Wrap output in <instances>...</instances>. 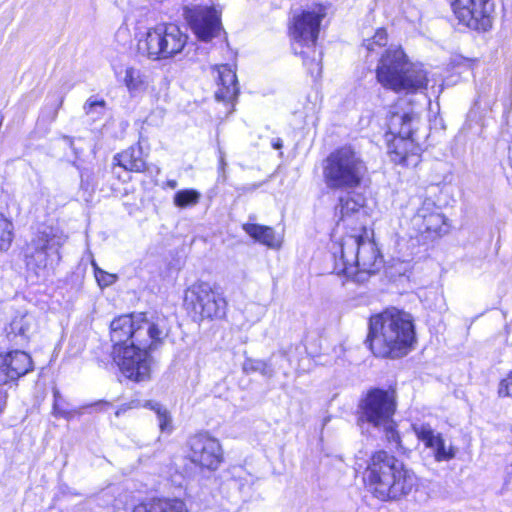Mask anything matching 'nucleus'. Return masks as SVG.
<instances>
[{"mask_svg":"<svg viewBox=\"0 0 512 512\" xmlns=\"http://www.w3.org/2000/svg\"><path fill=\"white\" fill-rule=\"evenodd\" d=\"M367 171L359 152L351 146L331 152L323 164L326 186L332 190H350L358 187Z\"/></svg>","mask_w":512,"mask_h":512,"instance_id":"obj_6","label":"nucleus"},{"mask_svg":"<svg viewBox=\"0 0 512 512\" xmlns=\"http://www.w3.org/2000/svg\"><path fill=\"white\" fill-rule=\"evenodd\" d=\"M286 358L285 352L273 353L268 360L248 358L243 363V370L246 373L258 372L266 378H272L276 372L274 360Z\"/></svg>","mask_w":512,"mask_h":512,"instance_id":"obj_24","label":"nucleus"},{"mask_svg":"<svg viewBox=\"0 0 512 512\" xmlns=\"http://www.w3.org/2000/svg\"><path fill=\"white\" fill-rule=\"evenodd\" d=\"M225 154L223 151L219 150V173L221 174L223 180H225V168H226Z\"/></svg>","mask_w":512,"mask_h":512,"instance_id":"obj_37","label":"nucleus"},{"mask_svg":"<svg viewBox=\"0 0 512 512\" xmlns=\"http://www.w3.org/2000/svg\"><path fill=\"white\" fill-rule=\"evenodd\" d=\"M217 72L219 89L217 90L215 97L219 101L221 100L231 103L232 107H234V102L239 94L236 72L226 64L220 65L217 68Z\"/></svg>","mask_w":512,"mask_h":512,"instance_id":"obj_19","label":"nucleus"},{"mask_svg":"<svg viewBox=\"0 0 512 512\" xmlns=\"http://www.w3.org/2000/svg\"><path fill=\"white\" fill-rule=\"evenodd\" d=\"M416 116L411 113L394 112L388 120V151L391 160L404 166H417L420 161L421 148L413 139V124Z\"/></svg>","mask_w":512,"mask_h":512,"instance_id":"obj_8","label":"nucleus"},{"mask_svg":"<svg viewBox=\"0 0 512 512\" xmlns=\"http://www.w3.org/2000/svg\"><path fill=\"white\" fill-rule=\"evenodd\" d=\"M335 215L339 218L338 225L342 222L344 225L353 226L355 229L364 228L363 219L366 216V211L363 204L354 198H340Z\"/></svg>","mask_w":512,"mask_h":512,"instance_id":"obj_18","label":"nucleus"},{"mask_svg":"<svg viewBox=\"0 0 512 512\" xmlns=\"http://www.w3.org/2000/svg\"><path fill=\"white\" fill-rule=\"evenodd\" d=\"M361 417L373 427L389 425L396 411V396L393 390L375 388L370 390L361 405Z\"/></svg>","mask_w":512,"mask_h":512,"instance_id":"obj_12","label":"nucleus"},{"mask_svg":"<svg viewBox=\"0 0 512 512\" xmlns=\"http://www.w3.org/2000/svg\"><path fill=\"white\" fill-rule=\"evenodd\" d=\"M66 237L51 227L39 230L25 249V264L28 275L37 279L47 275L48 267L54 261L60 260L59 249L64 244Z\"/></svg>","mask_w":512,"mask_h":512,"instance_id":"obj_9","label":"nucleus"},{"mask_svg":"<svg viewBox=\"0 0 512 512\" xmlns=\"http://www.w3.org/2000/svg\"><path fill=\"white\" fill-rule=\"evenodd\" d=\"M136 54L152 61L174 58L185 48L188 35L177 25L158 24L136 37Z\"/></svg>","mask_w":512,"mask_h":512,"instance_id":"obj_7","label":"nucleus"},{"mask_svg":"<svg viewBox=\"0 0 512 512\" xmlns=\"http://www.w3.org/2000/svg\"><path fill=\"white\" fill-rule=\"evenodd\" d=\"M378 82L395 92L416 93L427 88V72L409 61L401 48H389L382 54L376 68Z\"/></svg>","mask_w":512,"mask_h":512,"instance_id":"obj_4","label":"nucleus"},{"mask_svg":"<svg viewBox=\"0 0 512 512\" xmlns=\"http://www.w3.org/2000/svg\"><path fill=\"white\" fill-rule=\"evenodd\" d=\"M114 163L126 171L143 172L146 162L140 145L131 146L114 156Z\"/></svg>","mask_w":512,"mask_h":512,"instance_id":"obj_22","label":"nucleus"},{"mask_svg":"<svg viewBox=\"0 0 512 512\" xmlns=\"http://www.w3.org/2000/svg\"><path fill=\"white\" fill-rule=\"evenodd\" d=\"M272 146H273V148H274V149H280V148H282V146H283V144H282V140H281V139H279V138H278V139H276V140H274V141H273V143H272Z\"/></svg>","mask_w":512,"mask_h":512,"instance_id":"obj_39","label":"nucleus"},{"mask_svg":"<svg viewBox=\"0 0 512 512\" xmlns=\"http://www.w3.org/2000/svg\"><path fill=\"white\" fill-rule=\"evenodd\" d=\"M242 228L252 239L268 248L279 249L282 245L281 236L270 226L245 223Z\"/></svg>","mask_w":512,"mask_h":512,"instance_id":"obj_21","label":"nucleus"},{"mask_svg":"<svg viewBox=\"0 0 512 512\" xmlns=\"http://www.w3.org/2000/svg\"><path fill=\"white\" fill-rule=\"evenodd\" d=\"M325 14L315 10H303L293 16L289 31L294 44L311 49L315 46L320 32V24Z\"/></svg>","mask_w":512,"mask_h":512,"instance_id":"obj_13","label":"nucleus"},{"mask_svg":"<svg viewBox=\"0 0 512 512\" xmlns=\"http://www.w3.org/2000/svg\"><path fill=\"white\" fill-rule=\"evenodd\" d=\"M184 16L195 35L202 41L214 38L221 28L220 15L214 7L186 8Z\"/></svg>","mask_w":512,"mask_h":512,"instance_id":"obj_16","label":"nucleus"},{"mask_svg":"<svg viewBox=\"0 0 512 512\" xmlns=\"http://www.w3.org/2000/svg\"><path fill=\"white\" fill-rule=\"evenodd\" d=\"M184 304L199 319H221L227 311V301L217 288L207 282L191 285L184 296Z\"/></svg>","mask_w":512,"mask_h":512,"instance_id":"obj_10","label":"nucleus"},{"mask_svg":"<svg viewBox=\"0 0 512 512\" xmlns=\"http://www.w3.org/2000/svg\"><path fill=\"white\" fill-rule=\"evenodd\" d=\"M413 430L417 438L433 451L436 461H449L455 457V448L452 445L447 446L442 435L435 433L430 425H413Z\"/></svg>","mask_w":512,"mask_h":512,"instance_id":"obj_17","label":"nucleus"},{"mask_svg":"<svg viewBox=\"0 0 512 512\" xmlns=\"http://www.w3.org/2000/svg\"><path fill=\"white\" fill-rule=\"evenodd\" d=\"M498 395L499 397L512 398V374L510 372L500 381L498 386Z\"/></svg>","mask_w":512,"mask_h":512,"instance_id":"obj_35","label":"nucleus"},{"mask_svg":"<svg viewBox=\"0 0 512 512\" xmlns=\"http://www.w3.org/2000/svg\"><path fill=\"white\" fill-rule=\"evenodd\" d=\"M123 83L130 92L138 91L145 84V76L140 69L135 67H127L123 77Z\"/></svg>","mask_w":512,"mask_h":512,"instance_id":"obj_27","label":"nucleus"},{"mask_svg":"<svg viewBox=\"0 0 512 512\" xmlns=\"http://www.w3.org/2000/svg\"><path fill=\"white\" fill-rule=\"evenodd\" d=\"M380 429H383V431L385 432L386 439L390 444L394 445L395 448L397 449L400 448L401 438L399 433L395 429V422L393 419H391L389 425H381Z\"/></svg>","mask_w":512,"mask_h":512,"instance_id":"obj_33","label":"nucleus"},{"mask_svg":"<svg viewBox=\"0 0 512 512\" xmlns=\"http://www.w3.org/2000/svg\"><path fill=\"white\" fill-rule=\"evenodd\" d=\"M510 373L512 374V371H510Z\"/></svg>","mask_w":512,"mask_h":512,"instance_id":"obj_42","label":"nucleus"},{"mask_svg":"<svg viewBox=\"0 0 512 512\" xmlns=\"http://www.w3.org/2000/svg\"><path fill=\"white\" fill-rule=\"evenodd\" d=\"M460 25L486 32L492 28L495 16L493 0H448Z\"/></svg>","mask_w":512,"mask_h":512,"instance_id":"obj_11","label":"nucleus"},{"mask_svg":"<svg viewBox=\"0 0 512 512\" xmlns=\"http://www.w3.org/2000/svg\"><path fill=\"white\" fill-rule=\"evenodd\" d=\"M92 266L94 268V274L97 283L101 288L111 286L117 281V275L102 270L94 261H92Z\"/></svg>","mask_w":512,"mask_h":512,"instance_id":"obj_32","label":"nucleus"},{"mask_svg":"<svg viewBox=\"0 0 512 512\" xmlns=\"http://www.w3.org/2000/svg\"><path fill=\"white\" fill-rule=\"evenodd\" d=\"M295 53H299L303 58V64L306 66L309 74L314 77L318 78L321 76L322 72V65H321V52H317L315 49H312L310 52L312 55H309L308 52L300 51L297 52L296 48L294 47Z\"/></svg>","mask_w":512,"mask_h":512,"instance_id":"obj_26","label":"nucleus"},{"mask_svg":"<svg viewBox=\"0 0 512 512\" xmlns=\"http://www.w3.org/2000/svg\"><path fill=\"white\" fill-rule=\"evenodd\" d=\"M386 43H387L386 31L384 29H378L372 38L366 39L364 41L363 46L368 51H373L375 45L381 47V46L386 45Z\"/></svg>","mask_w":512,"mask_h":512,"instance_id":"obj_34","label":"nucleus"},{"mask_svg":"<svg viewBox=\"0 0 512 512\" xmlns=\"http://www.w3.org/2000/svg\"><path fill=\"white\" fill-rule=\"evenodd\" d=\"M190 460L208 470L218 469L223 461V451L219 441L207 434H197L189 439Z\"/></svg>","mask_w":512,"mask_h":512,"instance_id":"obj_14","label":"nucleus"},{"mask_svg":"<svg viewBox=\"0 0 512 512\" xmlns=\"http://www.w3.org/2000/svg\"><path fill=\"white\" fill-rule=\"evenodd\" d=\"M145 407L153 410L156 413L159 422V428L162 432L171 431V416L164 406L155 401H147L145 403Z\"/></svg>","mask_w":512,"mask_h":512,"instance_id":"obj_28","label":"nucleus"},{"mask_svg":"<svg viewBox=\"0 0 512 512\" xmlns=\"http://www.w3.org/2000/svg\"><path fill=\"white\" fill-rule=\"evenodd\" d=\"M167 186L171 189H175L178 186V183L176 180H168Z\"/></svg>","mask_w":512,"mask_h":512,"instance_id":"obj_40","label":"nucleus"},{"mask_svg":"<svg viewBox=\"0 0 512 512\" xmlns=\"http://www.w3.org/2000/svg\"><path fill=\"white\" fill-rule=\"evenodd\" d=\"M368 491L383 502L406 498L417 486L415 473L387 451L374 452L363 472Z\"/></svg>","mask_w":512,"mask_h":512,"instance_id":"obj_3","label":"nucleus"},{"mask_svg":"<svg viewBox=\"0 0 512 512\" xmlns=\"http://www.w3.org/2000/svg\"><path fill=\"white\" fill-rule=\"evenodd\" d=\"M200 193L193 189L180 190L174 195V204L180 208H186L198 203Z\"/></svg>","mask_w":512,"mask_h":512,"instance_id":"obj_31","label":"nucleus"},{"mask_svg":"<svg viewBox=\"0 0 512 512\" xmlns=\"http://www.w3.org/2000/svg\"><path fill=\"white\" fill-rule=\"evenodd\" d=\"M98 404H100V405H105V406H109V405H110L109 403H107V402H103V401L99 402Z\"/></svg>","mask_w":512,"mask_h":512,"instance_id":"obj_41","label":"nucleus"},{"mask_svg":"<svg viewBox=\"0 0 512 512\" xmlns=\"http://www.w3.org/2000/svg\"><path fill=\"white\" fill-rule=\"evenodd\" d=\"M133 407H135V406L133 405V402H131V403H129V404H124V405L120 406V407L116 410L115 415H116L117 417H119V416H121L122 414H124L126 411H128V410L132 409Z\"/></svg>","mask_w":512,"mask_h":512,"instance_id":"obj_38","label":"nucleus"},{"mask_svg":"<svg viewBox=\"0 0 512 512\" xmlns=\"http://www.w3.org/2000/svg\"><path fill=\"white\" fill-rule=\"evenodd\" d=\"M5 358L10 373L15 380L32 370V360L29 354L24 351H12L2 354Z\"/></svg>","mask_w":512,"mask_h":512,"instance_id":"obj_23","label":"nucleus"},{"mask_svg":"<svg viewBox=\"0 0 512 512\" xmlns=\"http://www.w3.org/2000/svg\"><path fill=\"white\" fill-rule=\"evenodd\" d=\"M366 342L376 357L398 359L406 356L416 343L412 315L391 308L371 316Z\"/></svg>","mask_w":512,"mask_h":512,"instance_id":"obj_2","label":"nucleus"},{"mask_svg":"<svg viewBox=\"0 0 512 512\" xmlns=\"http://www.w3.org/2000/svg\"><path fill=\"white\" fill-rule=\"evenodd\" d=\"M132 512H189L179 498H152L136 505Z\"/></svg>","mask_w":512,"mask_h":512,"instance_id":"obj_20","label":"nucleus"},{"mask_svg":"<svg viewBox=\"0 0 512 512\" xmlns=\"http://www.w3.org/2000/svg\"><path fill=\"white\" fill-rule=\"evenodd\" d=\"M83 109L85 113L96 120L104 115L106 111V101L97 96H91L85 102Z\"/></svg>","mask_w":512,"mask_h":512,"instance_id":"obj_30","label":"nucleus"},{"mask_svg":"<svg viewBox=\"0 0 512 512\" xmlns=\"http://www.w3.org/2000/svg\"><path fill=\"white\" fill-rule=\"evenodd\" d=\"M410 222L412 228L420 234L441 236L448 232L444 215L431 199L421 202Z\"/></svg>","mask_w":512,"mask_h":512,"instance_id":"obj_15","label":"nucleus"},{"mask_svg":"<svg viewBox=\"0 0 512 512\" xmlns=\"http://www.w3.org/2000/svg\"><path fill=\"white\" fill-rule=\"evenodd\" d=\"M169 334L167 318L150 312L124 314L110 324L114 360L136 382L150 378L152 357Z\"/></svg>","mask_w":512,"mask_h":512,"instance_id":"obj_1","label":"nucleus"},{"mask_svg":"<svg viewBox=\"0 0 512 512\" xmlns=\"http://www.w3.org/2000/svg\"><path fill=\"white\" fill-rule=\"evenodd\" d=\"M334 272L347 277L356 276L361 280L362 273L374 274L382 266V257L374 241L358 235L344 237L334 247Z\"/></svg>","mask_w":512,"mask_h":512,"instance_id":"obj_5","label":"nucleus"},{"mask_svg":"<svg viewBox=\"0 0 512 512\" xmlns=\"http://www.w3.org/2000/svg\"><path fill=\"white\" fill-rule=\"evenodd\" d=\"M14 226L11 220L0 213V251L9 249L13 240Z\"/></svg>","mask_w":512,"mask_h":512,"instance_id":"obj_29","label":"nucleus"},{"mask_svg":"<svg viewBox=\"0 0 512 512\" xmlns=\"http://www.w3.org/2000/svg\"><path fill=\"white\" fill-rule=\"evenodd\" d=\"M14 377H12L10 373V369L7 366V362L5 358L2 357V354H0V385L6 384L10 381H14Z\"/></svg>","mask_w":512,"mask_h":512,"instance_id":"obj_36","label":"nucleus"},{"mask_svg":"<svg viewBox=\"0 0 512 512\" xmlns=\"http://www.w3.org/2000/svg\"><path fill=\"white\" fill-rule=\"evenodd\" d=\"M36 326L35 318L30 313L16 315L10 323L11 333L28 338Z\"/></svg>","mask_w":512,"mask_h":512,"instance_id":"obj_25","label":"nucleus"}]
</instances>
